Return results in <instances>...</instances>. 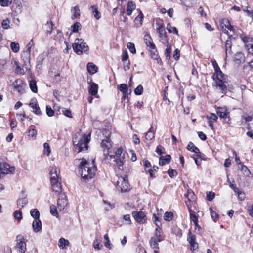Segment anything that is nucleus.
Segmentation results:
<instances>
[{
    "instance_id": "obj_28",
    "label": "nucleus",
    "mask_w": 253,
    "mask_h": 253,
    "mask_svg": "<svg viewBox=\"0 0 253 253\" xmlns=\"http://www.w3.org/2000/svg\"><path fill=\"white\" fill-rule=\"evenodd\" d=\"M188 210L190 213V218L191 221L193 222L194 223H196V222H198V216L197 215L196 212L193 211L190 208L188 207Z\"/></svg>"
},
{
    "instance_id": "obj_20",
    "label": "nucleus",
    "mask_w": 253,
    "mask_h": 253,
    "mask_svg": "<svg viewBox=\"0 0 253 253\" xmlns=\"http://www.w3.org/2000/svg\"><path fill=\"white\" fill-rule=\"evenodd\" d=\"M171 157L170 155H167L165 157L162 156L159 159V165L164 166L166 164H169L171 161Z\"/></svg>"
},
{
    "instance_id": "obj_21",
    "label": "nucleus",
    "mask_w": 253,
    "mask_h": 253,
    "mask_svg": "<svg viewBox=\"0 0 253 253\" xmlns=\"http://www.w3.org/2000/svg\"><path fill=\"white\" fill-rule=\"evenodd\" d=\"M22 81L21 80H16L13 83L14 88L18 92H20L23 89Z\"/></svg>"
},
{
    "instance_id": "obj_32",
    "label": "nucleus",
    "mask_w": 253,
    "mask_h": 253,
    "mask_svg": "<svg viewBox=\"0 0 253 253\" xmlns=\"http://www.w3.org/2000/svg\"><path fill=\"white\" fill-rule=\"evenodd\" d=\"M187 197L188 200L190 202H193L195 199V195L191 190H188L187 194L184 195Z\"/></svg>"
},
{
    "instance_id": "obj_59",
    "label": "nucleus",
    "mask_w": 253,
    "mask_h": 253,
    "mask_svg": "<svg viewBox=\"0 0 253 253\" xmlns=\"http://www.w3.org/2000/svg\"><path fill=\"white\" fill-rule=\"evenodd\" d=\"M153 221L155 223L156 226L157 227H159L161 226V224L160 223V221L159 220V218L158 217H157L155 214H154L153 215Z\"/></svg>"
},
{
    "instance_id": "obj_4",
    "label": "nucleus",
    "mask_w": 253,
    "mask_h": 253,
    "mask_svg": "<svg viewBox=\"0 0 253 253\" xmlns=\"http://www.w3.org/2000/svg\"><path fill=\"white\" fill-rule=\"evenodd\" d=\"M72 47L74 51L78 55L82 54L83 52L87 53L89 50L88 46L83 39L76 38L72 44Z\"/></svg>"
},
{
    "instance_id": "obj_51",
    "label": "nucleus",
    "mask_w": 253,
    "mask_h": 253,
    "mask_svg": "<svg viewBox=\"0 0 253 253\" xmlns=\"http://www.w3.org/2000/svg\"><path fill=\"white\" fill-rule=\"evenodd\" d=\"M134 93L136 95H140L142 94L143 91V87L142 85H139L135 89H134Z\"/></svg>"
},
{
    "instance_id": "obj_37",
    "label": "nucleus",
    "mask_w": 253,
    "mask_h": 253,
    "mask_svg": "<svg viewBox=\"0 0 253 253\" xmlns=\"http://www.w3.org/2000/svg\"><path fill=\"white\" fill-rule=\"evenodd\" d=\"M150 52H151V57L154 60H157L158 63H160L162 62L161 58L159 57L158 53L157 50L156 51L155 50H150Z\"/></svg>"
},
{
    "instance_id": "obj_25",
    "label": "nucleus",
    "mask_w": 253,
    "mask_h": 253,
    "mask_svg": "<svg viewBox=\"0 0 253 253\" xmlns=\"http://www.w3.org/2000/svg\"><path fill=\"white\" fill-rule=\"evenodd\" d=\"M162 229L159 227H157L155 229V236L154 237H156L158 240V241L161 242L164 240V238L162 235Z\"/></svg>"
},
{
    "instance_id": "obj_58",
    "label": "nucleus",
    "mask_w": 253,
    "mask_h": 253,
    "mask_svg": "<svg viewBox=\"0 0 253 253\" xmlns=\"http://www.w3.org/2000/svg\"><path fill=\"white\" fill-rule=\"evenodd\" d=\"M10 21L8 19H4L2 21L1 25L3 29H7L10 28Z\"/></svg>"
},
{
    "instance_id": "obj_12",
    "label": "nucleus",
    "mask_w": 253,
    "mask_h": 253,
    "mask_svg": "<svg viewBox=\"0 0 253 253\" xmlns=\"http://www.w3.org/2000/svg\"><path fill=\"white\" fill-rule=\"evenodd\" d=\"M132 215L136 221L140 224H144L146 221V215L141 211H133Z\"/></svg>"
},
{
    "instance_id": "obj_56",
    "label": "nucleus",
    "mask_w": 253,
    "mask_h": 253,
    "mask_svg": "<svg viewBox=\"0 0 253 253\" xmlns=\"http://www.w3.org/2000/svg\"><path fill=\"white\" fill-rule=\"evenodd\" d=\"M248 47L249 53L253 55V39L250 41V42L247 45Z\"/></svg>"
},
{
    "instance_id": "obj_52",
    "label": "nucleus",
    "mask_w": 253,
    "mask_h": 253,
    "mask_svg": "<svg viewBox=\"0 0 253 253\" xmlns=\"http://www.w3.org/2000/svg\"><path fill=\"white\" fill-rule=\"evenodd\" d=\"M81 26V25L80 22H77L75 23H74L72 26V32L74 33L78 32Z\"/></svg>"
},
{
    "instance_id": "obj_46",
    "label": "nucleus",
    "mask_w": 253,
    "mask_h": 253,
    "mask_svg": "<svg viewBox=\"0 0 253 253\" xmlns=\"http://www.w3.org/2000/svg\"><path fill=\"white\" fill-rule=\"evenodd\" d=\"M53 23L51 20L47 21L45 26L47 27V32L50 34L52 33L53 30Z\"/></svg>"
},
{
    "instance_id": "obj_38",
    "label": "nucleus",
    "mask_w": 253,
    "mask_h": 253,
    "mask_svg": "<svg viewBox=\"0 0 253 253\" xmlns=\"http://www.w3.org/2000/svg\"><path fill=\"white\" fill-rule=\"evenodd\" d=\"M69 245V242L68 240L61 238L59 241V246L62 249H64L66 246Z\"/></svg>"
},
{
    "instance_id": "obj_22",
    "label": "nucleus",
    "mask_w": 253,
    "mask_h": 253,
    "mask_svg": "<svg viewBox=\"0 0 253 253\" xmlns=\"http://www.w3.org/2000/svg\"><path fill=\"white\" fill-rule=\"evenodd\" d=\"M143 20V14L141 11L134 20L135 25L136 27H140L142 25Z\"/></svg>"
},
{
    "instance_id": "obj_19",
    "label": "nucleus",
    "mask_w": 253,
    "mask_h": 253,
    "mask_svg": "<svg viewBox=\"0 0 253 253\" xmlns=\"http://www.w3.org/2000/svg\"><path fill=\"white\" fill-rule=\"evenodd\" d=\"M98 86L97 84L94 83H92L89 88L88 91L89 94L92 96H95L98 92Z\"/></svg>"
},
{
    "instance_id": "obj_48",
    "label": "nucleus",
    "mask_w": 253,
    "mask_h": 253,
    "mask_svg": "<svg viewBox=\"0 0 253 253\" xmlns=\"http://www.w3.org/2000/svg\"><path fill=\"white\" fill-rule=\"evenodd\" d=\"M187 240L189 242V244L195 242L196 237L194 235L192 234L191 232L190 231L188 234Z\"/></svg>"
},
{
    "instance_id": "obj_16",
    "label": "nucleus",
    "mask_w": 253,
    "mask_h": 253,
    "mask_svg": "<svg viewBox=\"0 0 253 253\" xmlns=\"http://www.w3.org/2000/svg\"><path fill=\"white\" fill-rule=\"evenodd\" d=\"M51 183H54L58 181L59 176L56 168L52 167L50 171Z\"/></svg>"
},
{
    "instance_id": "obj_17",
    "label": "nucleus",
    "mask_w": 253,
    "mask_h": 253,
    "mask_svg": "<svg viewBox=\"0 0 253 253\" xmlns=\"http://www.w3.org/2000/svg\"><path fill=\"white\" fill-rule=\"evenodd\" d=\"M187 148L188 150L194 152L197 155V157L201 158V153L198 148L195 146V145L191 142H190L187 145Z\"/></svg>"
},
{
    "instance_id": "obj_14",
    "label": "nucleus",
    "mask_w": 253,
    "mask_h": 253,
    "mask_svg": "<svg viewBox=\"0 0 253 253\" xmlns=\"http://www.w3.org/2000/svg\"><path fill=\"white\" fill-rule=\"evenodd\" d=\"M29 106L33 109V112L37 115H42V112L37 103V101L35 98H32L30 102Z\"/></svg>"
},
{
    "instance_id": "obj_57",
    "label": "nucleus",
    "mask_w": 253,
    "mask_h": 253,
    "mask_svg": "<svg viewBox=\"0 0 253 253\" xmlns=\"http://www.w3.org/2000/svg\"><path fill=\"white\" fill-rule=\"evenodd\" d=\"M46 113L49 117H52L54 114V111L52 109L50 106H47L46 107Z\"/></svg>"
},
{
    "instance_id": "obj_50",
    "label": "nucleus",
    "mask_w": 253,
    "mask_h": 253,
    "mask_svg": "<svg viewBox=\"0 0 253 253\" xmlns=\"http://www.w3.org/2000/svg\"><path fill=\"white\" fill-rule=\"evenodd\" d=\"M104 240H105V242L104 243V245L106 247L109 248V249H111L112 248L111 244L110 243V240L109 239V237L107 234H105L104 236Z\"/></svg>"
},
{
    "instance_id": "obj_5",
    "label": "nucleus",
    "mask_w": 253,
    "mask_h": 253,
    "mask_svg": "<svg viewBox=\"0 0 253 253\" xmlns=\"http://www.w3.org/2000/svg\"><path fill=\"white\" fill-rule=\"evenodd\" d=\"M15 168L11 167L8 164L4 162L3 160L0 158V179L4 175L9 173H13Z\"/></svg>"
},
{
    "instance_id": "obj_8",
    "label": "nucleus",
    "mask_w": 253,
    "mask_h": 253,
    "mask_svg": "<svg viewBox=\"0 0 253 253\" xmlns=\"http://www.w3.org/2000/svg\"><path fill=\"white\" fill-rule=\"evenodd\" d=\"M220 25L222 28L224 29L226 32H224L227 33L228 35L229 38L233 37V35L235 34V29L233 28V26L231 25L228 19H222Z\"/></svg>"
},
{
    "instance_id": "obj_15",
    "label": "nucleus",
    "mask_w": 253,
    "mask_h": 253,
    "mask_svg": "<svg viewBox=\"0 0 253 253\" xmlns=\"http://www.w3.org/2000/svg\"><path fill=\"white\" fill-rule=\"evenodd\" d=\"M101 147L104 149V154L105 156L109 155V150L111 147V144L110 139H104L102 140L101 143Z\"/></svg>"
},
{
    "instance_id": "obj_27",
    "label": "nucleus",
    "mask_w": 253,
    "mask_h": 253,
    "mask_svg": "<svg viewBox=\"0 0 253 253\" xmlns=\"http://www.w3.org/2000/svg\"><path fill=\"white\" fill-rule=\"evenodd\" d=\"M51 185L54 192L58 194L61 192V185L59 181H56V182H55L54 183H51Z\"/></svg>"
},
{
    "instance_id": "obj_6",
    "label": "nucleus",
    "mask_w": 253,
    "mask_h": 253,
    "mask_svg": "<svg viewBox=\"0 0 253 253\" xmlns=\"http://www.w3.org/2000/svg\"><path fill=\"white\" fill-rule=\"evenodd\" d=\"M115 158V162L118 168L123 170L124 169V163L125 162V154H123V150L121 148H119L115 152V155L113 156Z\"/></svg>"
},
{
    "instance_id": "obj_3",
    "label": "nucleus",
    "mask_w": 253,
    "mask_h": 253,
    "mask_svg": "<svg viewBox=\"0 0 253 253\" xmlns=\"http://www.w3.org/2000/svg\"><path fill=\"white\" fill-rule=\"evenodd\" d=\"M90 141V135H84L80 137H76L73 139V143L78 153L86 151L88 149V143Z\"/></svg>"
},
{
    "instance_id": "obj_30",
    "label": "nucleus",
    "mask_w": 253,
    "mask_h": 253,
    "mask_svg": "<svg viewBox=\"0 0 253 253\" xmlns=\"http://www.w3.org/2000/svg\"><path fill=\"white\" fill-rule=\"evenodd\" d=\"M149 242H150V244L151 248H152L153 249H156L157 250L159 249V247L158 242H159L158 241V240L156 238V237H152L150 240Z\"/></svg>"
},
{
    "instance_id": "obj_11",
    "label": "nucleus",
    "mask_w": 253,
    "mask_h": 253,
    "mask_svg": "<svg viewBox=\"0 0 253 253\" xmlns=\"http://www.w3.org/2000/svg\"><path fill=\"white\" fill-rule=\"evenodd\" d=\"M157 25H158V27L157 28V30L159 33L160 42L163 44L169 43L167 32L164 29L163 24L157 23Z\"/></svg>"
},
{
    "instance_id": "obj_23",
    "label": "nucleus",
    "mask_w": 253,
    "mask_h": 253,
    "mask_svg": "<svg viewBox=\"0 0 253 253\" xmlns=\"http://www.w3.org/2000/svg\"><path fill=\"white\" fill-rule=\"evenodd\" d=\"M87 69L88 72L90 74H93L97 72V67L93 63H88L87 65Z\"/></svg>"
},
{
    "instance_id": "obj_29",
    "label": "nucleus",
    "mask_w": 253,
    "mask_h": 253,
    "mask_svg": "<svg viewBox=\"0 0 253 253\" xmlns=\"http://www.w3.org/2000/svg\"><path fill=\"white\" fill-rule=\"evenodd\" d=\"M155 137V132L152 126H151L149 131L146 133L145 138L148 140H151Z\"/></svg>"
},
{
    "instance_id": "obj_45",
    "label": "nucleus",
    "mask_w": 253,
    "mask_h": 253,
    "mask_svg": "<svg viewBox=\"0 0 253 253\" xmlns=\"http://www.w3.org/2000/svg\"><path fill=\"white\" fill-rule=\"evenodd\" d=\"M10 47L12 51L16 53L19 50V45L18 43L15 42H12L11 43Z\"/></svg>"
},
{
    "instance_id": "obj_2",
    "label": "nucleus",
    "mask_w": 253,
    "mask_h": 253,
    "mask_svg": "<svg viewBox=\"0 0 253 253\" xmlns=\"http://www.w3.org/2000/svg\"><path fill=\"white\" fill-rule=\"evenodd\" d=\"M96 170L97 168L94 165V160L90 164L85 160H83L79 166V172L82 178L85 181L93 178L95 175Z\"/></svg>"
},
{
    "instance_id": "obj_54",
    "label": "nucleus",
    "mask_w": 253,
    "mask_h": 253,
    "mask_svg": "<svg viewBox=\"0 0 253 253\" xmlns=\"http://www.w3.org/2000/svg\"><path fill=\"white\" fill-rule=\"evenodd\" d=\"M234 58L236 61H239L241 62L242 59H244V55L241 52H238L235 54Z\"/></svg>"
},
{
    "instance_id": "obj_10",
    "label": "nucleus",
    "mask_w": 253,
    "mask_h": 253,
    "mask_svg": "<svg viewBox=\"0 0 253 253\" xmlns=\"http://www.w3.org/2000/svg\"><path fill=\"white\" fill-rule=\"evenodd\" d=\"M216 112L219 117L223 119L225 123L228 124L231 123L229 113L227 111V109L225 107H218Z\"/></svg>"
},
{
    "instance_id": "obj_7",
    "label": "nucleus",
    "mask_w": 253,
    "mask_h": 253,
    "mask_svg": "<svg viewBox=\"0 0 253 253\" xmlns=\"http://www.w3.org/2000/svg\"><path fill=\"white\" fill-rule=\"evenodd\" d=\"M16 241L15 249L18 253H25L26 251V243L24 237L22 235H17Z\"/></svg>"
},
{
    "instance_id": "obj_47",
    "label": "nucleus",
    "mask_w": 253,
    "mask_h": 253,
    "mask_svg": "<svg viewBox=\"0 0 253 253\" xmlns=\"http://www.w3.org/2000/svg\"><path fill=\"white\" fill-rule=\"evenodd\" d=\"M127 47L132 54H135L136 53V49L134 43L131 42H128L127 44Z\"/></svg>"
},
{
    "instance_id": "obj_44",
    "label": "nucleus",
    "mask_w": 253,
    "mask_h": 253,
    "mask_svg": "<svg viewBox=\"0 0 253 253\" xmlns=\"http://www.w3.org/2000/svg\"><path fill=\"white\" fill-rule=\"evenodd\" d=\"M173 217V214L171 212H165L164 216L165 220L167 221H170L171 220Z\"/></svg>"
},
{
    "instance_id": "obj_63",
    "label": "nucleus",
    "mask_w": 253,
    "mask_h": 253,
    "mask_svg": "<svg viewBox=\"0 0 253 253\" xmlns=\"http://www.w3.org/2000/svg\"><path fill=\"white\" fill-rule=\"evenodd\" d=\"M147 47L149 48V50H155L156 51V48L155 44L153 43V41H150L148 43L146 44Z\"/></svg>"
},
{
    "instance_id": "obj_40",
    "label": "nucleus",
    "mask_w": 253,
    "mask_h": 253,
    "mask_svg": "<svg viewBox=\"0 0 253 253\" xmlns=\"http://www.w3.org/2000/svg\"><path fill=\"white\" fill-rule=\"evenodd\" d=\"M91 9H92V13L94 15V17H95L97 19H99L100 17V15H99V12L98 11V8L96 5H93L91 6Z\"/></svg>"
},
{
    "instance_id": "obj_62",
    "label": "nucleus",
    "mask_w": 253,
    "mask_h": 253,
    "mask_svg": "<svg viewBox=\"0 0 253 253\" xmlns=\"http://www.w3.org/2000/svg\"><path fill=\"white\" fill-rule=\"evenodd\" d=\"M167 173L171 178L173 177L177 174V172L175 170L172 169L170 168L168 169Z\"/></svg>"
},
{
    "instance_id": "obj_18",
    "label": "nucleus",
    "mask_w": 253,
    "mask_h": 253,
    "mask_svg": "<svg viewBox=\"0 0 253 253\" xmlns=\"http://www.w3.org/2000/svg\"><path fill=\"white\" fill-rule=\"evenodd\" d=\"M32 227L33 230L35 232H38L42 229V222L39 219H34Z\"/></svg>"
},
{
    "instance_id": "obj_35",
    "label": "nucleus",
    "mask_w": 253,
    "mask_h": 253,
    "mask_svg": "<svg viewBox=\"0 0 253 253\" xmlns=\"http://www.w3.org/2000/svg\"><path fill=\"white\" fill-rule=\"evenodd\" d=\"M28 203V200L26 198H19L17 200V204L20 208H23Z\"/></svg>"
},
{
    "instance_id": "obj_31",
    "label": "nucleus",
    "mask_w": 253,
    "mask_h": 253,
    "mask_svg": "<svg viewBox=\"0 0 253 253\" xmlns=\"http://www.w3.org/2000/svg\"><path fill=\"white\" fill-rule=\"evenodd\" d=\"M73 12V15L72 16V19H75L77 18H78L80 15V8L79 6L77 5L73 8V9L72 10Z\"/></svg>"
},
{
    "instance_id": "obj_61",
    "label": "nucleus",
    "mask_w": 253,
    "mask_h": 253,
    "mask_svg": "<svg viewBox=\"0 0 253 253\" xmlns=\"http://www.w3.org/2000/svg\"><path fill=\"white\" fill-rule=\"evenodd\" d=\"M62 112L63 114L67 117L72 118V112L71 110L69 109H67L66 108H63L62 110Z\"/></svg>"
},
{
    "instance_id": "obj_13",
    "label": "nucleus",
    "mask_w": 253,
    "mask_h": 253,
    "mask_svg": "<svg viewBox=\"0 0 253 253\" xmlns=\"http://www.w3.org/2000/svg\"><path fill=\"white\" fill-rule=\"evenodd\" d=\"M68 205V200L66 198V196L64 194L61 193L59 195L58 200L57 201L58 208L60 211H62Z\"/></svg>"
},
{
    "instance_id": "obj_41",
    "label": "nucleus",
    "mask_w": 253,
    "mask_h": 253,
    "mask_svg": "<svg viewBox=\"0 0 253 253\" xmlns=\"http://www.w3.org/2000/svg\"><path fill=\"white\" fill-rule=\"evenodd\" d=\"M14 64L16 65V73L19 75H24L25 73L24 70L19 66L18 62L14 61Z\"/></svg>"
},
{
    "instance_id": "obj_36",
    "label": "nucleus",
    "mask_w": 253,
    "mask_h": 253,
    "mask_svg": "<svg viewBox=\"0 0 253 253\" xmlns=\"http://www.w3.org/2000/svg\"><path fill=\"white\" fill-rule=\"evenodd\" d=\"M29 86L32 92L34 93L37 92L38 89L37 86V83L35 80H32L30 81Z\"/></svg>"
},
{
    "instance_id": "obj_42",
    "label": "nucleus",
    "mask_w": 253,
    "mask_h": 253,
    "mask_svg": "<svg viewBox=\"0 0 253 253\" xmlns=\"http://www.w3.org/2000/svg\"><path fill=\"white\" fill-rule=\"evenodd\" d=\"M14 217L15 220L20 221L22 218V213L20 211L16 210L14 212Z\"/></svg>"
},
{
    "instance_id": "obj_55",
    "label": "nucleus",
    "mask_w": 253,
    "mask_h": 253,
    "mask_svg": "<svg viewBox=\"0 0 253 253\" xmlns=\"http://www.w3.org/2000/svg\"><path fill=\"white\" fill-rule=\"evenodd\" d=\"M119 90L122 92V93H127L128 87L126 84H121L119 86Z\"/></svg>"
},
{
    "instance_id": "obj_24",
    "label": "nucleus",
    "mask_w": 253,
    "mask_h": 253,
    "mask_svg": "<svg viewBox=\"0 0 253 253\" xmlns=\"http://www.w3.org/2000/svg\"><path fill=\"white\" fill-rule=\"evenodd\" d=\"M135 8V4L133 1H129L126 7V13L128 15H130L132 11Z\"/></svg>"
},
{
    "instance_id": "obj_53",
    "label": "nucleus",
    "mask_w": 253,
    "mask_h": 253,
    "mask_svg": "<svg viewBox=\"0 0 253 253\" xmlns=\"http://www.w3.org/2000/svg\"><path fill=\"white\" fill-rule=\"evenodd\" d=\"M165 148L161 145H159L157 146L156 149V152L159 155H161L165 153Z\"/></svg>"
},
{
    "instance_id": "obj_60",
    "label": "nucleus",
    "mask_w": 253,
    "mask_h": 253,
    "mask_svg": "<svg viewBox=\"0 0 253 253\" xmlns=\"http://www.w3.org/2000/svg\"><path fill=\"white\" fill-rule=\"evenodd\" d=\"M11 3L12 0H0V4L3 7L7 6Z\"/></svg>"
},
{
    "instance_id": "obj_33",
    "label": "nucleus",
    "mask_w": 253,
    "mask_h": 253,
    "mask_svg": "<svg viewBox=\"0 0 253 253\" xmlns=\"http://www.w3.org/2000/svg\"><path fill=\"white\" fill-rule=\"evenodd\" d=\"M241 166L240 170L243 174L246 176H249L251 173L248 167L243 164H241Z\"/></svg>"
},
{
    "instance_id": "obj_9",
    "label": "nucleus",
    "mask_w": 253,
    "mask_h": 253,
    "mask_svg": "<svg viewBox=\"0 0 253 253\" xmlns=\"http://www.w3.org/2000/svg\"><path fill=\"white\" fill-rule=\"evenodd\" d=\"M117 186L120 188L122 192H125L129 190L130 185L128 183L127 177H119L117 181Z\"/></svg>"
},
{
    "instance_id": "obj_1",
    "label": "nucleus",
    "mask_w": 253,
    "mask_h": 253,
    "mask_svg": "<svg viewBox=\"0 0 253 253\" xmlns=\"http://www.w3.org/2000/svg\"><path fill=\"white\" fill-rule=\"evenodd\" d=\"M214 70L215 72L212 78L220 93L226 94L227 90L231 91L234 88L232 84H229L228 76L222 73L219 67L218 68L214 69Z\"/></svg>"
},
{
    "instance_id": "obj_43",
    "label": "nucleus",
    "mask_w": 253,
    "mask_h": 253,
    "mask_svg": "<svg viewBox=\"0 0 253 253\" xmlns=\"http://www.w3.org/2000/svg\"><path fill=\"white\" fill-rule=\"evenodd\" d=\"M50 212L52 215L56 217H58V213L57 211V208L55 205H52L50 206Z\"/></svg>"
},
{
    "instance_id": "obj_39",
    "label": "nucleus",
    "mask_w": 253,
    "mask_h": 253,
    "mask_svg": "<svg viewBox=\"0 0 253 253\" xmlns=\"http://www.w3.org/2000/svg\"><path fill=\"white\" fill-rule=\"evenodd\" d=\"M171 51V45L169 43H167V48L165 50V55L166 56V58L168 60H169L170 58Z\"/></svg>"
},
{
    "instance_id": "obj_26",
    "label": "nucleus",
    "mask_w": 253,
    "mask_h": 253,
    "mask_svg": "<svg viewBox=\"0 0 253 253\" xmlns=\"http://www.w3.org/2000/svg\"><path fill=\"white\" fill-rule=\"evenodd\" d=\"M231 47L232 42L231 40H227L225 42V52L227 56L228 54L231 55Z\"/></svg>"
},
{
    "instance_id": "obj_64",
    "label": "nucleus",
    "mask_w": 253,
    "mask_h": 253,
    "mask_svg": "<svg viewBox=\"0 0 253 253\" xmlns=\"http://www.w3.org/2000/svg\"><path fill=\"white\" fill-rule=\"evenodd\" d=\"M43 146L44 153L46 154L47 155H49L50 153V149L48 143H44L43 144Z\"/></svg>"
},
{
    "instance_id": "obj_49",
    "label": "nucleus",
    "mask_w": 253,
    "mask_h": 253,
    "mask_svg": "<svg viewBox=\"0 0 253 253\" xmlns=\"http://www.w3.org/2000/svg\"><path fill=\"white\" fill-rule=\"evenodd\" d=\"M167 29L168 31V32L170 33H171L172 31H174L176 35H178V30L177 28L175 27H172L170 23H168L167 25Z\"/></svg>"
},
{
    "instance_id": "obj_34",
    "label": "nucleus",
    "mask_w": 253,
    "mask_h": 253,
    "mask_svg": "<svg viewBox=\"0 0 253 253\" xmlns=\"http://www.w3.org/2000/svg\"><path fill=\"white\" fill-rule=\"evenodd\" d=\"M30 214L34 219H39L40 214L37 209H33L31 210Z\"/></svg>"
}]
</instances>
